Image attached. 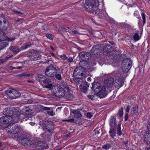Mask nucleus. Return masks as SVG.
<instances>
[{
	"label": "nucleus",
	"instance_id": "obj_1",
	"mask_svg": "<svg viewBox=\"0 0 150 150\" xmlns=\"http://www.w3.org/2000/svg\"><path fill=\"white\" fill-rule=\"evenodd\" d=\"M5 129L6 130H8V133L10 137L12 138H14L16 137L18 133L22 130L19 125L13 122L5 127Z\"/></svg>",
	"mask_w": 150,
	"mask_h": 150
},
{
	"label": "nucleus",
	"instance_id": "obj_2",
	"mask_svg": "<svg viewBox=\"0 0 150 150\" xmlns=\"http://www.w3.org/2000/svg\"><path fill=\"white\" fill-rule=\"evenodd\" d=\"M99 3L98 0H86L84 6L86 11L93 13L97 10Z\"/></svg>",
	"mask_w": 150,
	"mask_h": 150
},
{
	"label": "nucleus",
	"instance_id": "obj_3",
	"mask_svg": "<svg viewBox=\"0 0 150 150\" xmlns=\"http://www.w3.org/2000/svg\"><path fill=\"white\" fill-rule=\"evenodd\" d=\"M3 113L5 114H8L11 117V120L12 123L18 122L21 115L20 112L17 110L10 109L6 108L3 111Z\"/></svg>",
	"mask_w": 150,
	"mask_h": 150
},
{
	"label": "nucleus",
	"instance_id": "obj_4",
	"mask_svg": "<svg viewBox=\"0 0 150 150\" xmlns=\"http://www.w3.org/2000/svg\"><path fill=\"white\" fill-rule=\"evenodd\" d=\"M132 62L128 58H126L123 60L122 66V71L125 73H127L130 69L132 65Z\"/></svg>",
	"mask_w": 150,
	"mask_h": 150
},
{
	"label": "nucleus",
	"instance_id": "obj_5",
	"mask_svg": "<svg viewBox=\"0 0 150 150\" xmlns=\"http://www.w3.org/2000/svg\"><path fill=\"white\" fill-rule=\"evenodd\" d=\"M57 71V69L53 64H51L46 67L45 72V75L48 77H54Z\"/></svg>",
	"mask_w": 150,
	"mask_h": 150
},
{
	"label": "nucleus",
	"instance_id": "obj_6",
	"mask_svg": "<svg viewBox=\"0 0 150 150\" xmlns=\"http://www.w3.org/2000/svg\"><path fill=\"white\" fill-rule=\"evenodd\" d=\"M80 68V67H77L74 69L73 73L74 78H82L86 76V71L81 70Z\"/></svg>",
	"mask_w": 150,
	"mask_h": 150
},
{
	"label": "nucleus",
	"instance_id": "obj_7",
	"mask_svg": "<svg viewBox=\"0 0 150 150\" xmlns=\"http://www.w3.org/2000/svg\"><path fill=\"white\" fill-rule=\"evenodd\" d=\"M6 93L11 99H16L21 95V93L18 91L13 89H9L6 91Z\"/></svg>",
	"mask_w": 150,
	"mask_h": 150
},
{
	"label": "nucleus",
	"instance_id": "obj_8",
	"mask_svg": "<svg viewBox=\"0 0 150 150\" xmlns=\"http://www.w3.org/2000/svg\"><path fill=\"white\" fill-rule=\"evenodd\" d=\"M57 90L53 93L54 96L58 98H60L64 96L65 95L66 89H64L61 86H58Z\"/></svg>",
	"mask_w": 150,
	"mask_h": 150
},
{
	"label": "nucleus",
	"instance_id": "obj_9",
	"mask_svg": "<svg viewBox=\"0 0 150 150\" xmlns=\"http://www.w3.org/2000/svg\"><path fill=\"white\" fill-rule=\"evenodd\" d=\"M5 115L2 116L0 118V122L2 124H8V123H12V120H11V117L10 115L8 114H4Z\"/></svg>",
	"mask_w": 150,
	"mask_h": 150
},
{
	"label": "nucleus",
	"instance_id": "obj_10",
	"mask_svg": "<svg viewBox=\"0 0 150 150\" xmlns=\"http://www.w3.org/2000/svg\"><path fill=\"white\" fill-rule=\"evenodd\" d=\"M114 79L112 77H110L106 79L104 81V84L103 86L106 88H109L113 85L114 83Z\"/></svg>",
	"mask_w": 150,
	"mask_h": 150
},
{
	"label": "nucleus",
	"instance_id": "obj_11",
	"mask_svg": "<svg viewBox=\"0 0 150 150\" xmlns=\"http://www.w3.org/2000/svg\"><path fill=\"white\" fill-rule=\"evenodd\" d=\"M45 127L48 132L51 133L54 131V125L51 121H46L45 123Z\"/></svg>",
	"mask_w": 150,
	"mask_h": 150
},
{
	"label": "nucleus",
	"instance_id": "obj_12",
	"mask_svg": "<svg viewBox=\"0 0 150 150\" xmlns=\"http://www.w3.org/2000/svg\"><path fill=\"white\" fill-rule=\"evenodd\" d=\"M79 56L82 60H88L91 58L90 53L84 51L79 53Z\"/></svg>",
	"mask_w": 150,
	"mask_h": 150
},
{
	"label": "nucleus",
	"instance_id": "obj_13",
	"mask_svg": "<svg viewBox=\"0 0 150 150\" xmlns=\"http://www.w3.org/2000/svg\"><path fill=\"white\" fill-rule=\"evenodd\" d=\"M106 90V88L103 86L97 91L96 95L100 98H104L107 95Z\"/></svg>",
	"mask_w": 150,
	"mask_h": 150
},
{
	"label": "nucleus",
	"instance_id": "obj_14",
	"mask_svg": "<svg viewBox=\"0 0 150 150\" xmlns=\"http://www.w3.org/2000/svg\"><path fill=\"white\" fill-rule=\"evenodd\" d=\"M20 142L21 145L25 146H30L33 144L32 141L30 138L21 139Z\"/></svg>",
	"mask_w": 150,
	"mask_h": 150
},
{
	"label": "nucleus",
	"instance_id": "obj_15",
	"mask_svg": "<svg viewBox=\"0 0 150 150\" xmlns=\"http://www.w3.org/2000/svg\"><path fill=\"white\" fill-rule=\"evenodd\" d=\"M124 78L123 77H121L119 79H116L115 80L114 83V85L116 87H122L123 85L124 82Z\"/></svg>",
	"mask_w": 150,
	"mask_h": 150
},
{
	"label": "nucleus",
	"instance_id": "obj_16",
	"mask_svg": "<svg viewBox=\"0 0 150 150\" xmlns=\"http://www.w3.org/2000/svg\"><path fill=\"white\" fill-rule=\"evenodd\" d=\"M99 49V45H94L91 50V52L93 55L98 54L100 52Z\"/></svg>",
	"mask_w": 150,
	"mask_h": 150
},
{
	"label": "nucleus",
	"instance_id": "obj_17",
	"mask_svg": "<svg viewBox=\"0 0 150 150\" xmlns=\"http://www.w3.org/2000/svg\"><path fill=\"white\" fill-rule=\"evenodd\" d=\"M111 47L109 45H105L103 49V53L105 55H108L110 54L111 52Z\"/></svg>",
	"mask_w": 150,
	"mask_h": 150
},
{
	"label": "nucleus",
	"instance_id": "obj_18",
	"mask_svg": "<svg viewBox=\"0 0 150 150\" xmlns=\"http://www.w3.org/2000/svg\"><path fill=\"white\" fill-rule=\"evenodd\" d=\"M21 111L22 114L25 115H29L32 111L29 107H26L23 108Z\"/></svg>",
	"mask_w": 150,
	"mask_h": 150
},
{
	"label": "nucleus",
	"instance_id": "obj_19",
	"mask_svg": "<svg viewBox=\"0 0 150 150\" xmlns=\"http://www.w3.org/2000/svg\"><path fill=\"white\" fill-rule=\"evenodd\" d=\"M143 142L150 146V134H146L143 136Z\"/></svg>",
	"mask_w": 150,
	"mask_h": 150
},
{
	"label": "nucleus",
	"instance_id": "obj_20",
	"mask_svg": "<svg viewBox=\"0 0 150 150\" xmlns=\"http://www.w3.org/2000/svg\"><path fill=\"white\" fill-rule=\"evenodd\" d=\"M100 85V84L98 82H95L92 84V87L91 88L95 92H97V89H99Z\"/></svg>",
	"mask_w": 150,
	"mask_h": 150
},
{
	"label": "nucleus",
	"instance_id": "obj_21",
	"mask_svg": "<svg viewBox=\"0 0 150 150\" xmlns=\"http://www.w3.org/2000/svg\"><path fill=\"white\" fill-rule=\"evenodd\" d=\"M98 16L100 18H107L108 15L105 11L101 10L98 13Z\"/></svg>",
	"mask_w": 150,
	"mask_h": 150
},
{
	"label": "nucleus",
	"instance_id": "obj_22",
	"mask_svg": "<svg viewBox=\"0 0 150 150\" xmlns=\"http://www.w3.org/2000/svg\"><path fill=\"white\" fill-rule=\"evenodd\" d=\"M112 75L115 77L116 79L121 78V77H123L121 76V74H120V71L118 70L114 71L112 72Z\"/></svg>",
	"mask_w": 150,
	"mask_h": 150
},
{
	"label": "nucleus",
	"instance_id": "obj_23",
	"mask_svg": "<svg viewBox=\"0 0 150 150\" xmlns=\"http://www.w3.org/2000/svg\"><path fill=\"white\" fill-rule=\"evenodd\" d=\"M71 112L72 113L74 114V117L76 118L81 117L82 116L80 112L78 111L73 110Z\"/></svg>",
	"mask_w": 150,
	"mask_h": 150
},
{
	"label": "nucleus",
	"instance_id": "obj_24",
	"mask_svg": "<svg viewBox=\"0 0 150 150\" xmlns=\"http://www.w3.org/2000/svg\"><path fill=\"white\" fill-rule=\"evenodd\" d=\"M87 60H82V61H81L79 62V67H80L81 70H82V69H83V67L86 66L88 64V62L87 61Z\"/></svg>",
	"mask_w": 150,
	"mask_h": 150
},
{
	"label": "nucleus",
	"instance_id": "obj_25",
	"mask_svg": "<svg viewBox=\"0 0 150 150\" xmlns=\"http://www.w3.org/2000/svg\"><path fill=\"white\" fill-rule=\"evenodd\" d=\"M61 82H60V85L59 86H61L62 88L66 89L67 91H69V88L67 86V84L65 81L63 80H61Z\"/></svg>",
	"mask_w": 150,
	"mask_h": 150
},
{
	"label": "nucleus",
	"instance_id": "obj_26",
	"mask_svg": "<svg viewBox=\"0 0 150 150\" xmlns=\"http://www.w3.org/2000/svg\"><path fill=\"white\" fill-rule=\"evenodd\" d=\"M115 120L113 116H111L109 121V125L110 126L113 127L115 125L116 123Z\"/></svg>",
	"mask_w": 150,
	"mask_h": 150
},
{
	"label": "nucleus",
	"instance_id": "obj_27",
	"mask_svg": "<svg viewBox=\"0 0 150 150\" xmlns=\"http://www.w3.org/2000/svg\"><path fill=\"white\" fill-rule=\"evenodd\" d=\"M9 49L15 53H18L21 50L20 49L13 46H11L9 47Z\"/></svg>",
	"mask_w": 150,
	"mask_h": 150
},
{
	"label": "nucleus",
	"instance_id": "obj_28",
	"mask_svg": "<svg viewBox=\"0 0 150 150\" xmlns=\"http://www.w3.org/2000/svg\"><path fill=\"white\" fill-rule=\"evenodd\" d=\"M30 76H31V74L30 73L29 74L28 73H23L17 75V76L20 77L21 78L24 77H29Z\"/></svg>",
	"mask_w": 150,
	"mask_h": 150
},
{
	"label": "nucleus",
	"instance_id": "obj_29",
	"mask_svg": "<svg viewBox=\"0 0 150 150\" xmlns=\"http://www.w3.org/2000/svg\"><path fill=\"white\" fill-rule=\"evenodd\" d=\"M7 45V44L5 41L2 40L0 41V50L3 49Z\"/></svg>",
	"mask_w": 150,
	"mask_h": 150
},
{
	"label": "nucleus",
	"instance_id": "obj_30",
	"mask_svg": "<svg viewBox=\"0 0 150 150\" xmlns=\"http://www.w3.org/2000/svg\"><path fill=\"white\" fill-rule=\"evenodd\" d=\"M79 86L80 89L82 92L85 93L86 92L87 88L86 86H84L81 84H80Z\"/></svg>",
	"mask_w": 150,
	"mask_h": 150
},
{
	"label": "nucleus",
	"instance_id": "obj_31",
	"mask_svg": "<svg viewBox=\"0 0 150 150\" xmlns=\"http://www.w3.org/2000/svg\"><path fill=\"white\" fill-rule=\"evenodd\" d=\"M117 134L119 136H120L122 134V131L121 130V124L119 123L117 125Z\"/></svg>",
	"mask_w": 150,
	"mask_h": 150
},
{
	"label": "nucleus",
	"instance_id": "obj_32",
	"mask_svg": "<svg viewBox=\"0 0 150 150\" xmlns=\"http://www.w3.org/2000/svg\"><path fill=\"white\" fill-rule=\"evenodd\" d=\"M38 76L37 80L39 81H42L43 82L45 79V76L42 74H39Z\"/></svg>",
	"mask_w": 150,
	"mask_h": 150
},
{
	"label": "nucleus",
	"instance_id": "obj_33",
	"mask_svg": "<svg viewBox=\"0 0 150 150\" xmlns=\"http://www.w3.org/2000/svg\"><path fill=\"white\" fill-rule=\"evenodd\" d=\"M116 128L111 127L110 128L109 133L110 134H116Z\"/></svg>",
	"mask_w": 150,
	"mask_h": 150
},
{
	"label": "nucleus",
	"instance_id": "obj_34",
	"mask_svg": "<svg viewBox=\"0 0 150 150\" xmlns=\"http://www.w3.org/2000/svg\"><path fill=\"white\" fill-rule=\"evenodd\" d=\"M74 81L76 83H77L78 84L81 83L82 81H83L82 78H74Z\"/></svg>",
	"mask_w": 150,
	"mask_h": 150
},
{
	"label": "nucleus",
	"instance_id": "obj_35",
	"mask_svg": "<svg viewBox=\"0 0 150 150\" xmlns=\"http://www.w3.org/2000/svg\"><path fill=\"white\" fill-rule=\"evenodd\" d=\"M55 76L56 79L58 80H62V78L61 76V75L60 74L57 73V71L56 72V73L55 74Z\"/></svg>",
	"mask_w": 150,
	"mask_h": 150
},
{
	"label": "nucleus",
	"instance_id": "obj_36",
	"mask_svg": "<svg viewBox=\"0 0 150 150\" xmlns=\"http://www.w3.org/2000/svg\"><path fill=\"white\" fill-rule=\"evenodd\" d=\"M123 107H122L119 109L117 115L119 117H121L123 115Z\"/></svg>",
	"mask_w": 150,
	"mask_h": 150
},
{
	"label": "nucleus",
	"instance_id": "obj_37",
	"mask_svg": "<svg viewBox=\"0 0 150 150\" xmlns=\"http://www.w3.org/2000/svg\"><path fill=\"white\" fill-rule=\"evenodd\" d=\"M31 45V44L29 43H25L22 46V49H26L29 47Z\"/></svg>",
	"mask_w": 150,
	"mask_h": 150
},
{
	"label": "nucleus",
	"instance_id": "obj_38",
	"mask_svg": "<svg viewBox=\"0 0 150 150\" xmlns=\"http://www.w3.org/2000/svg\"><path fill=\"white\" fill-rule=\"evenodd\" d=\"M133 38L135 41H137L140 39L139 34L137 33H135L133 36Z\"/></svg>",
	"mask_w": 150,
	"mask_h": 150
},
{
	"label": "nucleus",
	"instance_id": "obj_39",
	"mask_svg": "<svg viewBox=\"0 0 150 150\" xmlns=\"http://www.w3.org/2000/svg\"><path fill=\"white\" fill-rule=\"evenodd\" d=\"M51 81V79H48L45 77L44 80L43 81V83L45 84H48L50 83Z\"/></svg>",
	"mask_w": 150,
	"mask_h": 150
},
{
	"label": "nucleus",
	"instance_id": "obj_40",
	"mask_svg": "<svg viewBox=\"0 0 150 150\" xmlns=\"http://www.w3.org/2000/svg\"><path fill=\"white\" fill-rule=\"evenodd\" d=\"M41 143V146L40 147V148L42 149H45L47 148L48 147V146H47V144L44 143L42 142V143Z\"/></svg>",
	"mask_w": 150,
	"mask_h": 150
},
{
	"label": "nucleus",
	"instance_id": "obj_41",
	"mask_svg": "<svg viewBox=\"0 0 150 150\" xmlns=\"http://www.w3.org/2000/svg\"><path fill=\"white\" fill-rule=\"evenodd\" d=\"M102 147L103 149H108L111 147V145L110 144H107L102 146Z\"/></svg>",
	"mask_w": 150,
	"mask_h": 150
},
{
	"label": "nucleus",
	"instance_id": "obj_42",
	"mask_svg": "<svg viewBox=\"0 0 150 150\" xmlns=\"http://www.w3.org/2000/svg\"><path fill=\"white\" fill-rule=\"evenodd\" d=\"M29 52L32 55H35L38 53V51L34 49L31 50L29 51Z\"/></svg>",
	"mask_w": 150,
	"mask_h": 150
},
{
	"label": "nucleus",
	"instance_id": "obj_43",
	"mask_svg": "<svg viewBox=\"0 0 150 150\" xmlns=\"http://www.w3.org/2000/svg\"><path fill=\"white\" fill-rule=\"evenodd\" d=\"M3 22H4V24H3L4 26V27H5L7 28H8L9 26V23H8V21L6 20V19Z\"/></svg>",
	"mask_w": 150,
	"mask_h": 150
},
{
	"label": "nucleus",
	"instance_id": "obj_44",
	"mask_svg": "<svg viewBox=\"0 0 150 150\" xmlns=\"http://www.w3.org/2000/svg\"><path fill=\"white\" fill-rule=\"evenodd\" d=\"M29 139L30 138L29 136L28 135H26L25 134H23L22 136L21 137V139Z\"/></svg>",
	"mask_w": 150,
	"mask_h": 150
},
{
	"label": "nucleus",
	"instance_id": "obj_45",
	"mask_svg": "<svg viewBox=\"0 0 150 150\" xmlns=\"http://www.w3.org/2000/svg\"><path fill=\"white\" fill-rule=\"evenodd\" d=\"M46 37L48 39H49L51 40H53V38L52 37V35L50 34H47L46 35Z\"/></svg>",
	"mask_w": 150,
	"mask_h": 150
},
{
	"label": "nucleus",
	"instance_id": "obj_46",
	"mask_svg": "<svg viewBox=\"0 0 150 150\" xmlns=\"http://www.w3.org/2000/svg\"><path fill=\"white\" fill-rule=\"evenodd\" d=\"M40 107L41 108V109L43 111L46 110H50L51 108H50L44 107L41 105H40Z\"/></svg>",
	"mask_w": 150,
	"mask_h": 150
},
{
	"label": "nucleus",
	"instance_id": "obj_47",
	"mask_svg": "<svg viewBox=\"0 0 150 150\" xmlns=\"http://www.w3.org/2000/svg\"><path fill=\"white\" fill-rule=\"evenodd\" d=\"M133 113L136 115L138 112V107L137 106H135L133 108Z\"/></svg>",
	"mask_w": 150,
	"mask_h": 150
},
{
	"label": "nucleus",
	"instance_id": "obj_48",
	"mask_svg": "<svg viewBox=\"0 0 150 150\" xmlns=\"http://www.w3.org/2000/svg\"><path fill=\"white\" fill-rule=\"evenodd\" d=\"M42 142L41 141H38V142L36 143L35 144V146L36 147H38V148H40L41 146V143Z\"/></svg>",
	"mask_w": 150,
	"mask_h": 150
},
{
	"label": "nucleus",
	"instance_id": "obj_49",
	"mask_svg": "<svg viewBox=\"0 0 150 150\" xmlns=\"http://www.w3.org/2000/svg\"><path fill=\"white\" fill-rule=\"evenodd\" d=\"M47 113L50 115L53 116L54 115V113L52 110H50L47 111Z\"/></svg>",
	"mask_w": 150,
	"mask_h": 150
},
{
	"label": "nucleus",
	"instance_id": "obj_50",
	"mask_svg": "<svg viewBox=\"0 0 150 150\" xmlns=\"http://www.w3.org/2000/svg\"><path fill=\"white\" fill-rule=\"evenodd\" d=\"M62 120L63 121H67V122H74V119L73 118L68 119V120Z\"/></svg>",
	"mask_w": 150,
	"mask_h": 150
},
{
	"label": "nucleus",
	"instance_id": "obj_51",
	"mask_svg": "<svg viewBox=\"0 0 150 150\" xmlns=\"http://www.w3.org/2000/svg\"><path fill=\"white\" fill-rule=\"evenodd\" d=\"M142 18L143 19V24H144L146 22L145 15L143 13H142Z\"/></svg>",
	"mask_w": 150,
	"mask_h": 150
},
{
	"label": "nucleus",
	"instance_id": "obj_52",
	"mask_svg": "<svg viewBox=\"0 0 150 150\" xmlns=\"http://www.w3.org/2000/svg\"><path fill=\"white\" fill-rule=\"evenodd\" d=\"M5 19V18H4V17L3 16H0V25H1L2 21L4 22Z\"/></svg>",
	"mask_w": 150,
	"mask_h": 150
},
{
	"label": "nucleus",
	"instance_id": "obj_53",
	"mask_svg": "<svg viewBox=\"0 0 150 150\" xmlns=\"http://www.w3.org/2000/svg\"><path fill=\"white\" fill-rule=\"evenodd\" d=\"M120 24V25L122 27H126L127 25V24L125 23H122Z\"/></svg>",
	"mask_w": 150,
	"mask_h": 150
},
{
	"label": "nucleus",
	"instance_id": "obj_54",
	"mask_svg": "<svg viewBox=\"0 0 150 150\" xmlns=\"http://www.w3.org/2000/svg\"><path fill=\"white\" fill-rule=\"evenodd\" d=\"M61 58L64 60L67 59H68L67 57L65 55L62 54L61 56Z\"/></svg>",
	"mask_w": 150,
	"mask_h": 150
},
{
	"label": "nucleus",
	"instance_id": "obj_55",
	"mask_svg": "<svg viewBox=\"0 0 150 150\" xmlns=\"http://www.w3.org/2000/svg\"><path fill=\"white\" fill-rule=\"evenodd\" d=\"M86 116L88 118H90L92 116V115L91 112H88L86 114Z\"/></svg>",
	"mask_w": 150,
	"mask_h": 150
},
{
	"label": "nucleus",
	"instance_id": "obj_56",
	"mask_svg": "<svg viewBox=\"0 0 150 150\" xmlns=\"http://www.w3.org/2000/svg\"><path fill=\"white\" fill-rule=\"evenodd\" d=\"M117 141L114 140V141L112 142L111 143V147L115 146V144L117 143Z\"/></svg>",
	"mask_w": 150,
	"mask_h": 150
},
{
	"label": "nucleus",
	"instance_id": "obj_57",
	"mask_svg": "<svg viewBox=\"0 0 150 150\" xmlns=\"http://www.w3.org/2000/svg\"><path fill=\"white\" fill-rule=\"evenodd\" d=\"M52 84H50L47 85L46 86H45V87L50 89L52 88Z\"/></svg>",
	"mask_w": 150,
	"mask_h": 150
},
{
	"label": "nucleus",
	"instance_id": "obj_58",
	"mask_svg": "<svg viewBox=\"0 0 150 150\" xmlns=\"http://www.w3.org/2000/svg\"><path fill=\"white\" fill-rule=\"evenodd\" d=\"M73 58L72 57H70L68 59H67V61L69 63L72 62L73 61Z\"/></svg>",
	"mask_w": 150,
	"mask_h": 150
},
{
	"label": "nucleus",
	"instance_id": "obj_59",
	"mask_svg": "<svg viewBox=\"0 0 150 150\" xmlns=\"http://www.w3.org/2000/svg\"><path fill=\"white\" fill-rule=\"evenodd\" d=\"M128 116H129V114L128 113H126L125 114V121H127L128 120Z\"/></svg>",
	"mask_w": 150,
	"mask_h": 150
},
{
	"label": "nucleus",
	"instance_id": "obj_60",
	"mask_svg": "<svg viewBox=\"0 0 150 150\" xmlns=\"http://www.w3.org/2000/svg\"><path fill=\"white\" fill-rule=\"evenodd\" d=\"M130 110V106L129 105H127V107L125 110V111L126 112H128Z\"/></svg>",
	"mask_w": 150,
	"mask_h": 150
},
{
	"label": "nucleus",
	"instance_id": "obj_61",
	"mask_svg": "<svg viewBox=\"0 0 150 150\" xmlns=\"http://www.w3.org/2000/svg\"><path fill=\"white\" fill-rule=\"evenodd\" d=\"M87 97L89 98V99H91V100H93L94 96H91L90 95H87Z\"/></svg>",
	"mask_w": 150,
	"mask_h": 150
},
{
	"label": "nucleus",
	"instance_id": "obj_62",
	"mask_svg": "<svg viewBox=\"0 0 150 150\" xmlns=\"http://www.w3.org/2000/svg\"><path fill=\"white\" fill-rule=\"evenodd\" d=\"M13 11L16 12L18 14H19L21 16L23 15V13L20 11H19L17 10Z\"/></svg>",
	"mask_w": 150,
	"mask_h": 150
},
{
	"label": "nucleus",
	"instance_id": "obj_63",
	"mask_svg": "<svg viewBox=\"0 0 150 150\" xmlns=\"http://www.w3.org/2000/svg\"><path fill=\"white\" fill-rule=\"evenodd\" d=\"M13 56V55L12 54H9L7 55L5 57L6 59L7 60L10 58L11 57Z\"/></svg>",
	"mask_w": 150,
	"mask_h": 150
},
{
	"label": "nucleus",
	"instance_id": "obj_64",
	"mask_svg": "<svg viewBox=\"0 0 150 150\" xmlns=\"http://www.w3.org/2000/svg\"><path fill=\"white\" fill-rule=\"evenodd\" d=\"M33 102V101L32 99H29L28 100L27 103L28 104H31Z\"/></svg>",
	"mask_w": 150,
	"mask_h": 150
}]
</instances>
